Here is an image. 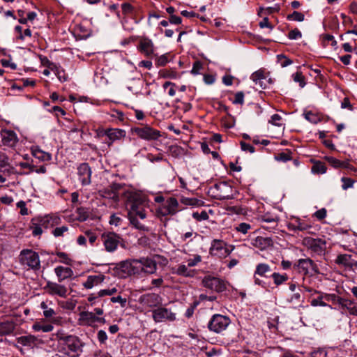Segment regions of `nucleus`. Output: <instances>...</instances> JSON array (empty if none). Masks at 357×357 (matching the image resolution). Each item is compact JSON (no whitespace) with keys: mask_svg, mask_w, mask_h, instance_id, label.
<instances>
[{"mask_svg":"<svg viewBox=\"0 0 357 357\" xmlns=\"http://www.w3.org/2000/svg\"><path fill=\"white\" fill-rule=\"evenodd\" d=\"M124 195L126 199V206L129 208L128 217L130 224L139 230L147 231L148 229L138 220V218L142 220L146 218L147 203L145 197L133 191H128Z\"/></svg>","mask_w":357,"mask_h":357,"instance_id":"1","label":"nucleus"},{"mask_svg":"<svg viewBox=\"0 0 357 357\" xmlns=\"http://www.w3.org/2000/svg\"><path fill=\"white\" fill-rule=\"evenodd\" d=\"M167 259L160 255H153L150 257L142 258L140 259H126L119 264V268H135L139 264L145 268H162L165 266Z\"/></svg>","mask_w":357,"mask_h":357,"instance_id":"2","label":"nucleus"},{"mask_svg":"<svg viewBox=\"0 0 357 357\" xmlns=\"http://www.w3.org/2000/svg\"><path fill=\"white\" fill-rule=\"evenodd\" d=\"M83 344L79 338L73 335H68L60 345H57L58 351L69 357H78L82 352Z\"/></svg>","mask_w":357,"mask_h":357,"instance_id":"3","label":"nucleus"},{"mask_svg":"<svg viewBox=\"0 0 357 357\" xmlns=\"http://www.w3.org/2000/svg\"><path fill=\"white\" fill-rule=\"evenodd\" d=\"M233 190L231 185L227 182H220L210 187L208 195L216 199H229L233 197Z\"/></svg>","mask_w":357,"mask_h":357,"instance_id":"4","label":"nucleus"},{"mask_svg":"<svg viewBox=\"0 0 357 357\" xmlns=\"http://www.w3.org/2000/svg\"><path fill=\"white\" fill-rule=\"evenodd\" d=\"M61 222V218L57 215H46L40 219H33L30 226L32 230V234L35 236H40L43 233L41 226L47 227L48 224L52 226L58 225Z\"/></svg>","mask_w":357,"mask_h":357,"instance_id":"5","label":"nucleus"},{"mask_svg":"<svg viewBox=\"0 0 357 357\" xmlns=\"http://www.w3.org/2000/svg\"><path fill=\"white\" fill-rule=\"evenodd\" d=\"M132 134L140 139L151 141L158 139L160 136V132L149 126H136L131 128Z\"/></svg>","mask_w":357,"mask_h":357,"instance_id":"6","label":"nucleus"},{"mask_svg":"<svg viewBox=\"0 0 357 357\" xmlns=\"http://www.w3.org/2000/svg\"><path fill=\"white\" fill-rule=\"evenodd\" d=\"M101 241L105 250L108 252H113L116 250L119 245L123 241V238L116 233L105 232L101 235Z\"/></svg>","mask_w":357,"mask_h":357,"instance_id":"7","label":"nucleus"},{"mask_svg":"<svg viewBox=\"0 0 357 357\" xmlns=\"http://www.w3.org/2000/svg\"><path fill=\"white\" fill-rule=\"evenodd\" d=\"M230 319L220 314H214L208 324V328L211 331L216 333H220L226 330L230 324Z\"/></svg>","mask_w":357,"mask_h":357,"instance_id":"8","label":"nucleus"},{"mask_svg":"<svg viewBox=\"0 0 357 357\" xmlns=\"http://www.w3.org/2000/svg\"><path fill=\"white\" fill-rule=\"evenodd\" d=\"M234 248L233 245H227L223 241L213 240L210 248V253L213 256L225 257L229 255Z\"/></svg>","mask_w":357,"mask_h":357,"instance_id":"9","label":"nucleus"},{"mask_svg":"<svg viewBox=\"0 0 357 357\" xmlns=\"http://www.w3.org/2000/svg\"><path fill=\"white\" fill-rule=\"evenodd\" d=\"M20 261L22 265L29 268H38L40 266L38 253L31 250H23L20 255Z\"/></svg>","mask_w":357,"mask_h":357,"instance_id":"10","label":"nucleus"},{"mask_svg":"<svg viewBox=\"0 0 357 357\" xmlns=\"http://www.w3.org/2000/svg\"><path fill=\"white\" fill-rule=\"evenodd\" d=\"M102 135L106 137L105 144L110 147L115 142L124 139L126 132L120 128H107L103 130Z\"/></svg>","mask_w":357,"mask_h":357,"instance_id":"11","label":"nucleus"},{"mask_svg":"<svg viewBox=\"0 0 357 357\" xmlns=\"http://www.w3.org/2000/svg\"><path fill=\"white\" fill-rule=\"evenodd\" d=\"M137 50L145 56L151 58L154 55L155 45L153 40L147 36H139Z\"/></svg>","mask_w":357,"mask_h":357,"instance_id":"12","label":"nucleus"},{"mask_svg":"<svg viewBox=\"0 0 357 357\" xmlns=\"http://www.w3.org/2000/svg\"><path fill=\"white\" fill-rule=\"evenodd\" d=\"M178 202L176 198L169 197L158 208L157 213L162 216L173 215L178 211Z\"/></svg>","mask_w":357,"mask_h":357,"instance_id":"13","label":"nucleus"},{"mask_svg":"<svg viewBox=\"0 0 357 357\" xmlns=\"http://www.w3.org/2000/svg\"><path fill=\"white\" fill-rule=\"evenodd\" d=\"M202 282L204 287L218 292L223 291L227 288V283L223 280L211 275L206 276Z\"/></svg>","mask_w":357,"mask_h":357,"instance_id":"14","label":"nucleus"},{"mask_svg":"<svg viewBox=\"0 0 357 357\" xmlns=\"http://www.w3.org/2000/svg\"><path fill=\"white\" fill-rule=\"evenodd\" d=\"M152 317L155 322L173 321L176 314L165 307H158L152 311Z\"/></svg>","mask_w":357,"mask_h":357,"instance_id":"15","label":"nucleus"},{"mask_svg":"<svg viewBox=\"0 0 357 357\" xmlns=\"http://www.w3.org/2000/svg\"><path fill=\"white\" fill-rule=\"evenodd\" d=\"M0 135L1 137V142L3 146L14 148L19 141L17 134L13 130L3 129L1 130Z\"/></svg>","mask_w":357,"mask_h":357,"instance_id":"16","label":"nucleus"},{"mask_svg":"<svg viewBox=\"0 0 357 357\" xmlns=\"http://www.w3.org/2000/svg\"><path fill=\"white\" fill-rule=\"evenodd\" d=\"M77 175L82 185H87L91 183V169L87 163H82L78 166Z\"/></svg>","mask_w":357,"mask_h":357,"instance_id":"17","label":"nucleus"},{"mask_svg":"<svg viewBox=\"0 0 357 357\" xmlns=\"http://www.w3.org/2000/svg\"><path fill=\"white\" fill-rule=\"evenodd\" d=\"M162 301L161 296L154 293L146 294L139 298L140 303L149 307H158L162 304Z\"/></svg>","mask_w":357,"mask_h":357,"instance_id":"18","label":"nucleus"},{"mask_svg":"<svg viewBox=\"0 0 357 357\" xmlns=\"http://www.w3.org/2000/svg\"><path fill=\"white\" fill-rule=\"evenodd\" d=\"M335 262L339 266H343L345 268H354L357 266V255L356 254L340 255Z\"/></svg>","mask_w":357,"mask_h":357,"instance_id":"19","label":"nucleus"},{"mask_svg":"<svg viewBox=\"0 0 357 357\" xmlns=\"http://www.w3.org/2000/svg\"><path fill=\"white\" fill-rule=\"evenodd\" d=\"M120 188V185L114 183L107 188H105L102 190H99L98 193L100 196L107 198V199H112L115 201H117L119 199L118 196V190Z\"/></svg>","mask_w":357,"mask_h":357,"instance_id":"20","label":"nucleus"},{"mask_svg":"<svg viewBox=\"0 0 357 357\" xmlns=\"http://www.w3.org/2000/svg\"><path fill=\"white\" fill-rule=\"evenodd\" d=\"M46 289L51 295H57L63 298H66L67 296L66 287L57 283L47 282Z\"/></svg>","mask_w":357,"mask_h":357,"instance_id":"21","label":"nucleus"},{"mask_svg":"<svg viewBox=\"0 0 357 357\" xmlns=\"http://www.w3.org/2000/svg\"><path fill=\"white\" fill-rule=\"evenodd\" d=\"M251 245L261 250H264L272 247L273 241L270 237L257 236L251 240Z\"/></svg>","mask_w":357,"mask_h":357,"instance_id":"22","label":"nucleus"},{"mask_svg":"<svg viewBox=\"0 0 357 357\" xmlns=\"http://www.w3.org/2000/svg\"><path fill=\"white\" fill-rule=\"evenodd\" d=\"M104 280L105 275L102 274L89 275L87 277L86 280L83 283V286L87 289H91L102 283Z\"/></svg>","mask_w":357,"mask_h":357,"instance_id":"23","label":"nucleus"},{"mask_svg":"<svg viewBox=\"0 0 357 357\" xmlns=\"http://www.w3.org/2000/svg\"><path fill=\"white\" fill-rule=\"evenodd\" d=\"M15 329V323L13 320L0 322V336L10 335Z\"/></svg>","mask_w":357,"mask_h":357,"instance_id":"24","label":"nucleus"},{"mask_svg":"<svg viewBox=\"0 0 357 357\" xmlns=\"http://www.w3.org/2000/svg\"><path fill=\"white\" fill-rule=\"evenodd\" d=\"M40 308L43 310V316L46 319H52V321L55 324H60V320L59 318H54V315L56 314L54 309L49 307L45 302H42L40 303Z\"/></svg>","mask_w":357,"mask_h":357,"instance_id":"25","label":"nucleus"},{"mask_svg":"<svg viewBox=\"0 0 357 357\" xmlns=\"http://www.w3.org/2000/svg\"><path fill=\"white\" fill-rule=\"evenodd\" d=\"M310 248L316 253L321 254L326 250V242L321 239H311L310 242Z\"/></svg>","mask_w":357,"mask_h":357,"instance_id":"26","label":"nucleus"},{"mask_svg":"<svg viewBox=\"0 0 357 357\" xmlns=\"http://www.w3.org/2000/svg\"><path fill=\"white\" fill-rule=\"evenodd\" d=\"M17 342L22 346L33 347L37 341V337L33 335L20 336L17 338Z\"/></svg>","mask_w":357,"mask_h":357,"instance_id":"27","label":"nucleus"},{"mask_svg":"<svg viewBox=\"0 0 357 357\" xmlns=\"http://www.w3.org/2000/svg\"><path fill=\"white\" fill-rule=\"evenodd\" d=\"M289 228L294 231H306L311 228V225L300 218H296L294 222L289 224Z\"/></svg>","mask_w":357,"mask_h":357,"instance_id":"28","label":"nucleus"},{"mask_svg":"<svg viewBox=\"0 0 357 357\" xmlns=\"http://www.w3.org/2000/svg\"><path fill=\"white\" fill-rule=\"evenodd\" d=\"M313 164L311 171L313 174H324L326 172L327 167L325 164L319 160H311Z\"/></svg>","mask_w":357,"mask_h":357,"instance_id":"29","label":"nucleus"},{"mask_svg":"<svg viewBox=\"0 0 357 357\" xmlns=\"http://www.w3.org/2000/svg\"><path fill=\"white\" fill-rule=\"evenodd\" d=\"M31 153L33 157L40 161H50L52 159V156L50 153L43 151L38 148H33L31 149Z\"/></svg>","mask_w":357,"mask_h":357,"instance_id":"30","label":"nucleus"},{"mask_svg":"<svg viewBox=\"0 0 357 357\" xmlns=\"http://www.w3.org/2000/svg\"><path fill=\"white\" fill-rule=\"evenodd\" d=\"M49 68L51 70H52L55 75H56L59 80L61 82H66L68 79V76L66 74L63 69H62L61 67L57 66L54 63H51L49 66Z\"/></svg>","mask_w":357,"mask_h":357,"instance_id":"31","label":"nucleus"},{"mask_svg":"<svg viewBox=\"0 0 357 357\" xmlns=\"http://www.w3.org/2000/svg\"><path fill=\"white\" fill-rule=\"evenodd\" d=\"M32 329L34 331H42L43 333H49L53 331L54 326L50 324H44L42 322H36L32 326Z\"/></svg>","mask_w":357,"mask_h":357,"instance_id":"32","label":"nucleus"},{"mask_svg":"<svg viewBox=\"0 0 357 357\" xmlns=\"http://www.w3.org/2000/svg\"><path fill=\"white\" fill-rule=\"evenodd\" d=\"M10 167L9 158L5 153L0 154V173H10Z\"/></svg>","mask_w":357,"mask_h":357,"instance_id":"33","label":"nucleus"},{"mask_svg":"<svg viewBox=\"0 0 357 357\" xmlns=\"http://www.w3.org/2000/svg\"><path fill=\"white\" fill-rule=\"evenodd\" d=\"M59 282L70 278L73 275L72 269H55Z\"/></svg>","mask_w":357,"mask_h":357,"instance_id":"34","label":"nucleus"},{"mask_svg":"<svg viewBox=\"0 0 357 357\" xmlns=\"http://www.w3.org/2000/svg\"><path fill=\"white\" fill-rule=\"evenodd\" d=\"M301 290L298 289V291L294 292L288 299V301L293 305H299V306H302L304 298L301 296Z\"/></svg>","mask_w":357,"mask_h":357,"instance_id":"35","label":"nucleus"},{"mask_svg":"<svg viewBox=\"0 0 357 357\" xmlns=\"http://www.w3.org/2000/svg\"><path fill=\"white\" fill-rule=\"evenodd\" d=\"M291 151L289 150H286L284 152L279 153L275 155V159L277 161H280L283 162H286L287 161H289L292 159L291 157Z\"/></svg>","mask_w":357,"mask_h":357,"instance_id":"36","label":"nucleus"},{"mask_svg":"<svg viewBox=\"0 0 357 357\" xmlns=\"http://www.w3.org/2000/svg\"><path fill=\"white\" fill-rule=\"evenodd\" d=\"M79 316H80V319L82 320H86V321H101L102 320L104 321L103 318H97L96 317V315L93 312H91L83 311V312H80Z\"/></svg>","mask_w":357,"mask_h":357,"instance_id":"37","label":"nucleus"},{"mask_svg":"<svg viewBox=\"0 0 357 357\" xmlns=\"http://www.w3.org/2000/svg\"><path fill=\"white\" fill-rule=\"evenodd\" d=\"M277 63L282 67L285 68L293 63V61L288 57H287L284 54H278L277 55Z\"/></svg>","mask_w":357,"mask_h":357,"instance_id":"38","label":"nucleus"},{"mask_svg":"<svg viewBox=\"0 0 357 357\" xmlns=\"http://www.w3.org/2000/svg\"><path fill=\"white\" fill-rule=\"evenodd\" d=\"M287 20L289 21L303 22L305 20V15L302 13L294 11L291 14H289L287 16Z\"/></svg>","mask_w":357,"mask_h":357,"instance_id":"39","label":"nucleus"},{"mask_svg":"<svg viewBox=\"0 0 357 357\" xmlns=\"http://www.w3.org/2000/svg\"><path fill=\"white\" fill-rule=\"evenodd\" d=\"M296 266H297L298 268H310V267L316 268L317 267V265L314 264L313 261L309 258L300 259L298 261V264H296Z\"/></svg>","mask_w":357,"mask_h":357,"instance_id":"40","label":"nucleus"},{"mask_svg":"<svg viewBox=\"0 0 357 357\" xmlns=\"http://www.w3.org/2000/svg\"><path fill=\"white\" fill-rule=\"evenodd\" d=\"M76 219L79 222H84L89 218V213L84 208H78L76 211Z\"/></svg>","mask_w":357,"mask_h":357,"instance_id":"41","label":"nucleus"},{"mask_svg":"<svg viewBox=\"0 0 357 357\" xmlns=\"http://www.w3.org/2000/svg\"><path fill=\"white\" fill-rule=\"evenodd\" d=\"M292 77L294 81L295 82H298L301 88L305 86V77L303 75L301 72L297 71L296 73L292 75Z\"/></svg>","mask_w":357,"mask_h":357,"instance_id":"42","label":"nucleus"},{"mask_svg":"<svg viewBox=\"0 0 357 357\" xmlns=\"http://www.w3.org/2000/svg\"><path fill=\"white\" fill-rule=\"evenodd\" d=\"M341 181L342 183V188L344 190H347L349 188H352L355 183V181L354 179L348 177H342L341 178Z\"/></svg>","mask_w":357,"mask_h":357,"instance_id":"43","label":"nucleus"},{"mask_svg":"<svg viewBox=\"0 0 357 357\" xmlns=\"http://www.w3.org/2000/svg\"><path fill=\"white\" fill-rule=\"evenodd\" d=\"M266 78L264 71L262 70H259L255 73H253L251 75L252 80L257 84L259 82H260L261 79H264Z\"/></svg>","mask_w":357,"mask_h":357,"instance_id":"44","label":"nucleus"},{"mask_svg":"<svg viewBox=\"0 0 357 357\" xmlns=\"http://www.w3.org/2000/svg\"><path fill=\"white\" fill-rule=\"evenodd\" d=\"M134 269H114L115 271L114 275L121 278H126L132 275Z\"/></svg>","mask_w":357,"mask_h":357,"instance_id":"45","label":"nucleus"},{"mask_svg":"<svg viewBox=\"0 0 357 357\" xmlns=\"http://www.w3.org/2000/svg\"><path fill=\"white\" fill-rule=\"evenodd\" d=\"M250 229L251 225L245 222H241L235 227L236 231L243 234H246Z\"/></svg>","mask_w":357,"mask_h":357,"instance_id":"46","label":"nucleus"},{"mask_svg":"<svg viewBox=\"0 0 357 357\" xmlns=\"http://www.w3.org/2000/svg\"><path fill=\"white\" fill-rule=\"evenodd\" d=\"M324 160H326L335 169L340 168L341 160L332 156H325Z\"/></svg>","mask_w":357,"mask_h":357,"instance_id":"47","label":"nucleus"},{"mask_svg":"<svg viewBox=\"0 0 357 357\" xmlns=\"http://www.w3.org/2000/svg\"><path fill=\"white\" fill-rule=\"evenodd\" d=\"M268 122L272 123L274 126H279V127L283 126L282 118L280 115H279L278 114H273L271 117V119L268 121Z\"/></svg>","mask_w":357,"mask_h":357,"instance_id":"48","label":"nucleus"},{"mask_svg":"<svg viewBox=\"0 0 357 357\" xmlns=\"http://www.w3.org/2000/svg\"><path fill=\"white\" fill-rule=\"evenodd\" d=\"M201 261L202 257L200 255H193L187 260L188 266L190 267L197 266Z\"/></svg>","mask_w":357,"mask_h":357,"instance_id":"49","label":"nucleus"},{"mask_svg":"<svg viewBox=\"0 0 357 357\" xmlns=\"http://www.w3.org/2000/svg\"><path fill=\"white\" fill-rule=\"evenodd\" d=\"M272 277L273 278L275 283L278 285L282 284L287 279V276L286 274L280 275L276 273H273Z\"/></svg>","mask_w":357,"mask_h":357,"instance_id":"50","label":"nucleus"},{"mask_svg":"<svg viewBox=\"0 0 357 357\" xmlns=\"http://www.w3.org/2000/svg\"><path fill=\"white\" fill-rule=\"evenodd\" d=\"M173 273L178 275L183 276H192L194 274V269H173Z\"/></svg>","mask_w":357,"mask_h":357,"instance_id":"51","label":"nucleus"},{"mask_svg":"<svg viewBox=\"0 0 357 357\" xmlns=\"http://www.w3.org/2000/svg\"><path fill=\"white\" fill-rule=\"evenodd\" d=\"M302 37V33L299 31L298 29L295 28L294 29L291 30L288 33V38L290 40H297L300 39Z\"/></svg>","mask_w":357,"mask_h":357,"instance_id":"52","label":"nucleus"},{"mask_svg":"<svg viewBox=\"0 0 357 357\" xmlns=\"http://www.w3.org/2000/svg\"><path fill=\"white\" fill-rule=\"evenodd\" d=\"M68 227L66 226H62L61 227H56L52 231V234L55 237H59L63 236V234L68 231Z\"/></svg>","mask_w":357,"mask_h":357,"instance_id":"53","label":"nucleus"},{"mask_svg":"<svg viewBox=\"0 0 357 357\" xmlns=\"http://www.w3.org/2000/svg\"><path fill=\"white\" fill-rule=\"evenodd\" d=\"M323 299H324V298L323 294H321L317 298L312 300L311 305L312 306H322V307L329 306L326 303L323 301Z\"/></svg>","mask_w":357,"mask_h":357,"instance_id":"54","label":"nucleus"},{"mask_svg":"<svg viewBox=\"0 0 357 357\" xmlns=\"http://www.w3.org/2000/svg\"><path fill=\"white\" fill-rule=\"evenodd\" d=\"M58 257L59 261L66 265L73 266L72 264V260L68 257V256L63 252H59L58 254Z\"/></svg>","mask_w":357,"mask_h":357,"instance_id":"55","label":"nucleus"},{"mask_svg":"<svg viewBox=\"0 0 357 357\" xmlns=\"http://www.w3.org/2000/svg\"><path fill=\"white\" fill-rule=\"evenodd\" d=\"M17 207L20 209V213L22 215H27L29 214L28 208L26 206V202L24 201H20L17 203Z\"/></svg>","mask_w":357,"mask_h":357,"instance_id":"56","label":"nucleus"},{"mask_svg":"<svg viewBox=\"0 0 357 357\" xmlns=\"http://www.w3.org/2000/svg\"><path fill=\"white\" fill-rule=\"evenodd\" d=\"M192 217L198 221L206 220L209 218L208 213L204 211L201 213H193Z\"/></svg>","mask_w":357,"mask_h":357,"instance_id":"57","label":"nucleus"},{"mask_svg":"<svg viewBox=\"0 0 357 357\" xmlns=\"http://www.w3.org/2000/svg\"><path fill=\"white\" fill-rule=\"evenodd\" d=\"M117 291L116 288L114 287L110 289H101L98 292L99 297H103L105 296H112Z\"/></svg>","mask_w":357,"mask_h":357,"instance_id":"58","label":"nucleus"},{"mask_svg":"<svg viewBox=\"0 0 357 357\" xmlns=\"http://www.w3.org/2000/svg\"><path fill=\"white\" fill-rule=\"evenodd\" d=\"M169 61L167 54H162L158 56L155 61V64L158 66H165Z\"/></svg>","mask_w":357,"mask_h":357,"instance_id":"59","label":"nucleus"},{"mask_svg":"<svg viewBox=\"0 0 357 357\" xmlns=\"http://www.w3.org/2000/svg\"><path fill=\"white\" fill-rule=\"evenodd\" d=\"M122 12L124 15H129L132 13L134 10L133 6L129 3H123L121 5Z\"/></svg>","mask_w":357,"mask_h":357,"instance_id":"60","label":"nucleus"},{"mask_svg":"<svg viewBox=\"0 0 357 357\" xmlns=\"http://www.w3.org/2000/svg\"><path fill=\"white\" fill-rule=\"evenodd\" d=\"M234 104L243 105L244 103V93L242 91L237 92L235 94Z\"/></svg>","mask_w":357,"mask_h":357,"instance_id":"61","label":"nucleus"},{"mask_svg":"<svg viewBox=\"0 0 357 357\" xmlns=\"http://www.w3.org/2000/svg\"><path fill=\"white\" fill-rule=\"evenodd\" d=\"M56 339L57 340V345L62 343V340H65L68 335L65 334L63 331L59 330L55 333Z\"/></svg>","mask_w":357,"mask_h":357,"instance_id":"62","label":"nucleus"},{"mask_svg":"<svg viewBox=\"0 0 357 357\" xmlns=\"http://www.w3.org/2000/svg\"><path fill=\"white\" fill-rule=\"evenodd\" d=\"M202 68V63L200 61H195L193 63L192 68L191 70V73L193 75H198L199 74Z\"/></svg>","mask_w":357,"mask_h":357,"instance_id":"63","label":"nucleus"},{"mask_svg":"<svg viewBox=\"0 0 357 357\" xmlns=\"http://www.w3.org/2000/svg\"><path fill=\"white\" fill-rule=\"evenodd\" d=\"M342 109H348L350 111L354 109L352 105L350 102L349 98L345 97L341 102Z\"/></svg>","mask_w":357,"mask_h":357,"instance_id":"64","label":"nucleus"}]
</instances>
